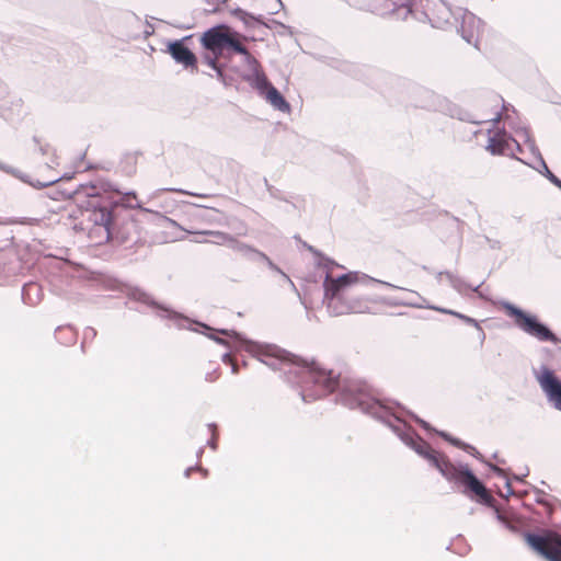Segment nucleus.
Here are the masks:
<instances>
[{
	"label": "nucleus",
	"mask_w": 561,
	"mask_h": 561,
	"mask_svg": "<svg viewBox=\"0 0 561 561\" xmlns=\"http://www.w3.org/2000/svg\"><path fill=\"white\" fill-rule=\"evenodd\" d=\"M536 379L548 400L557 410L561 411V381L558 379L554 371L548 367H541L536 374Z\"/></svg>",
	"instance_id": "nucleus-9"
},
{
	"label": "nucleus",
	"mask_w": 561,
	"mask_h": 561,
	"mask_svg": "<svg viewBox=\"0 0 561 561\" xmlns=\"http://www.w3.org/2000/svg\"><path fill=\"white\" fill-rule=\"evenodd\" d=\"M216 71V76H217V79L220 80L221 82L226 83V78H225V75H224V69H222V66H218L217 69H214Z\"/></svg>",
	"instance_id": "nucleus-26"
},
{
	"label": "nucleus",
	"mask_w": 561,
	"mask_h": 561,
	"mask_svg": "<svg viewBox=\"0 0 561 561\" xmlns=\"http://www.w3.org/2000/svg\"><path fill=\"white\" fill-rule=\"evenodd\" d=\"M88 220L93 225L89 231L91 239H99L93 245H102L111 239L113 214L106 206L94 207L87 213Z\"/></svg>",
	"instance_id": "nucleus-8"
},
{
	"label": "nucleus",
	"mask_w": 561,
	"mask_h": 561,
	"mask_svg": "<svg viewBox=\"0 0 561 561\" xmlns=\"http://www.w3.org/2000/svg\"><path fill=\"white\" fill-rule=\"evenodd\" d=\"M438 310H439L440 312H444V313H449V314H454V316H456V317H459L460 319H463V320H466V321H468V322H473V319L467 318V317H465V316H462V314H459V313H457V312H454V311H450V310H446V309H438Z\"/></svg>",
	"instance_id": "nucleus-25"
},
{
	"label": "nucleus",
	"mask_w": 561,
	"mask_h": 561,
	"mask_svg": "<svg viewBox=\"0 0 561 561\" xmlns=\"http://www.w3.org/2000/svg\"><path fill=\"white\" fill-rule=\"evenodd\" d=\"M416 451L421 456H423L425 459H427L439 471H440V468H442V467H439V462L437 461L439 457L445 462H450L449 459L447 458V456H445L444 454L433 449L428 444H426L424 442L416 448Z\"/></svg>",
	"instance_id": "nucleus-17"
},
{
	"label": "nucleus",
	"mask_w": 561,
	"mask_h": 561,
	"mask_svg": "<svg viewBox=\"0 0 561 561\" xmlns=\"http://www.w3.org/2000/svg\"><path fill=\"white\" fill-rule=\"evenodd\" d=\"M41 151H42L43 153H46V148L41 147Z\"/></svg>",
	"instance_id": "nucleus-33"
},
{
	"label": "nucleus",
	"mask_w": 561,
	"mask_h": 561,
	"mask_svg": "<svg viewBox=\"0 0 561 561\" xmlns=\"http://www.w3.org/2000/svg\"><path fill=\"white\" fill-rule=\"evenodd\" d=\"M167 51L172 56L176 64L185 69H195L197 58L194 53L184 45V39H178L169 43Z\"/></svg>",
	"instance_id": "nucleus-13"
},
{
	"label": "nucleus",
	"mask_w": 561,
	"mask_h": 561,
	"mask_svg": "<svg viewBox=\"0 0 561 561\" xmlns=\"http://www.w3.org/2000/svg\"><path fill=\"white\" fill-rule=\"evenodd\" d=\"M193 206L201 207V205L196 203H193Z\"/></svg>",
	"instance_id": "nucleus-34"
},
{
	"label": "nucleus",
	"mask_w": 561,
	"mask_h": 561,
	"mask_svg": "<svg viewBox=\"0 0 561 561\" xmlns=\"http://www.w3.org/2000/svg\"><path fill=\"white\" fill-rule=\"evenodd\" d=\"M193 206L201 207V205L196 203H193Z\"/></svg>",
	"instance_id": "nucleus-35"
},
{
	"label": "nucleus",
	"mask_w": 561,
	"mask_h": 561,
	"mask_svg": "<svg viewBox=\"0 0 561 561\" xmlns=\"http://www.w3.org/2000/svg\"><path fill=\"white\" fill-rule=\"evenodd\" d=\"M26 290H32V289H38V286L36 284H28L26 287H25Z\"/></svg>",
	"instance_id": "nucleus-31"
},
{
	"label": "nucleus",
	"mask_w": 561,
	"mask_h": 561,
	"mask_svg": "<svg viewBox=\"0 0 561 561\" xmlns=\"http://www.w3.org/2000/svg\"><path fill=\"white\" fill-rule=\"evenodd\" d=\"M58 180H59V178H55V179H51V180H49V181H47V182H45V183H39V185H41V186H48V185H50V184L56 183Z\"/></svg>",
	"instance_id": "nucleus-29"
},
{
	"label": "nucleus",
	"mask_w": 561,
	"mask_h": 561,
	"mask_svg": "<svg viewBox=\"0 0 561 561\" xmlns=\"http://www.w3.org/2000/svg\"><path fill=\"white\" fill-rule=\"evenodd\" d=\"M193 234V239L190 241L196 243H209L213 245H218L222 242V234L214 231H201V232H190Z\"/></svg>",
	"instance_id": "nucleus-19"
},
{
	"label": "nucleus",
	"mask_w": 561,
	"mask_h": 561,
	"mask_svg": "<svg viewBox=\"0 0 561 561\" xmlns=\"http://www.w3.org/2000/svg\"><path fill=\"white\" fill-rule=\"evenodd\" d=\"M193 471H198V472H201V473L203 474V477H205V476H206V473H207V472H206V470H204V469H202V468H193V467H192V468H188V469L185 471V476H186V477H190L191 472H193Z\"/></svg>",
	"instance_id": "nucleus-27"
},
{
	"label": "nucleus",
	"mask_w": 561,
	"mask_h": 561,
	"mask_svg": "<svg viewBox=\"0 0 561 561\" xmlns=\"http://www.w3.org/2000/svg\"><path fill=\"white\" fill-rule=\"evenodd\" d=\"M201 44L213 54L230 57L231 53H237L250 58L247 47L226 25H217L205 31L201 37Z\"/></svg>",
	"instance_id": "nucleus-3"
},
{
	"label": "nucleus",
	"mask_w": 561,
	"mask_h": 561,
	"mask_svg": "<svg viewBox=\"0 0 561 561\" xmlns=\"http://www.w3.org/2000/svg\"><path fill=\"white\" fill-rule=\"evenodd\" d=\"M221 57H226V56L225 55L213 54V53L206 50V53L203 56V61L206 65H208L210 68L217 69L218 66H220L218 64V59L221 58Z\"/></svg>",
	"instance_id": "nucleus-22"
},
{
	"label": "nucleus",
	"mask_w": 561,
	"mask_h": 561,
	"mask_svg": "<svg viewBox=\"0 0 561 561\" xmlns=\"http://www.w3.org/2000/svg\"><path fill=\"white\" fill-rule=\"evenodd\" d=\"M233 14L242 20L245 19V16L248 15L247 12H244L243 10L241 9H237L233 11Z\"/></svg>",
	"instance_id": "nucleus-28"
},
{
	"label": "nucleus",
	"mask_w": 561,
	"mask_h": 561,
	"mask_svg": "<svg viewBox=\"0 0 561 561\" xmlns=\"http://www.w3.org/2000/svg\"><path fill=\"white\" fill-rule=\"evenodd\" d=\"M0 170L21 179L23 182H28L24 175H22L19 171H16L15 169L5 163L0 162Z\"/></svg>",
	"instance_id": "nucleus-23"
},
{
	"label": "nucleus",
	"mask_w": 561,
	"mask_h": 561,
	"mask_svg": "<svg viewBox=\"0 0 561 561\" xmlns=\"http://www.w3.org/2000/svg\"><path fill=\"white\" fill-rule=\"evenodd\" d=\"M248 81L251 85L257 90L259 94L263 96L266 91L270 90L273 84L268 81L267 77L264 72L260 71L257 68L253 69L251 76H249Z\"/></svg>",
	"instance_id": "nucleus-18"
},
{
	"label": "nucleus",
	"mask_w": 561,
	"mask_h": 561,
	"mask_svg": "<svg viewBox=\"0 0 561 561\" xmlns=\"http://www.w3.org/2000/svg\"><path fill=\"white\" fill-rule=\"evenodd\" d=\"M443 437L448 440L450 444H453L454 446H457V447H460L462 449H466V445L463 443H461L459 439L457 438H453L446 434L443 435Z\"/></svg>",
	"instance_id": "nucleus-24"
},
{
	"label": "nucleus",
	"mask_w": 561,
	"mask_h": 561,
	"mask_svg": "<svg viewBox=\"0 0 561 561\" xmlns=\"http://www.w3.org/2000/svg\"><path fill=\"white\" fill-rule=\"evenodd\" d=\"M116 193L122 194L119 190H117L112 183L110 182H100L99 186L93 185L90 187V190L87 192V195L91 197H98L101 195V193ZM124 197L122 201V205L130 208V209H140L145 213H152L151 209L144 207L139 202H137V196L135 192H127L123 193Z\"/></svg>",
	"instance_id": "nucleus-11"
},
{
	"label": "nucleus",
	"mask_w": 561,
	"mask_h": 561,
	"mask_svg": "<svg viewBox=\"0 0 561 561\" xmlns=\"http://www.w3.org/2000/svg\"><path fill=\"white\" fill-rule=\"evenodd\" d=\"M504 309L506 314L514 319L515 324L527 334L540 341L557 342L556 335L546 325L540 323L536 317L524 312L511 304L504 305Z\"/></svg>",
	"instance_id": "nucleus-6"
},
{
	"label": "nucleus",
	"mask_w": 561,
	"mask_h": 561,
	"mask_svg": "<svg viewBox=\"0 0 561 561\" xmlns=\"http://www.w3.org/2000/svg\"><path fill=\"white\" fill-rule=\"evenodd\" d=\"M263 98L275 110L283 112V113L290 112L289 103L285 100V98L280 94V92L274 85L271 87L268 91H266V93L263 95Z\"/></svg>",
	"instance_id": "nucleus-15"
},
{
	"label": "nucleus",
	"mask_w": 561,
	"mask_h": 561,
	"mask_svg": "<svg viewBox=\"0 0 561 561\" xmlns=\"http://www.w3.org/2000/svg\"><path fill=\"white\" fill-rule=\"evenodd\" d=\"M515 149L522 152L519 142L512 138L505 130H489L486 150L492 154L510 156L514 154Z\"/></svg>",
	"instance_id": "nucleus-10"
},
{
	"label": "nucleus",
	"mask_w": 561,
	"mask_h": 561,
	"mask_svg": "<svg viewBox=\"0 0 561 561\" xmlns=\"http://www.w3.org/2000/svg\"><path fill=\"white\" fill-rule=\"evenodd\" d=\"M439 12H440V16L437 20L431 19L427 13H424V15L426 18H428V20L433 24V26L443 27L446 23L449 22L451 12L445 3H440Z\"/></svg>",
	"instance_id": "nucleus-20"
},
{
	"label": "nucleus",
	"mask_w": 561,
	"mask_h": 561,
	"mask_svg": "<svg viewBox=\"0 0 561 561\" xmlns=\"http://www.w3.org/2000/svg\"><path fill=\"white\" fill-rule=\"evenodd\" d=\"M440 473L449 481L463 486L467 495L476 496L484 504H490L493 500L486 488L477 479V477L467 467H456L451 462H445L439 457L438 460Z\"/></svg>",
	"instance_id": "nucleus-4"
},
{
	"label": "nucleus",
	"mask_w": 561,
	"mask_h": 561,
	"mask_svg": "<svg viewBox=\"0 0 561 561\" xmlns=\"http://www.w3.org/2000/svg\"><path fill=\"white\" fill-rule=\"evenodd\" d=\"M526 542L549 561H561V535L549 531L545 535L527 534Z\"/></svg>",
	"instance_id": "nucleus-7"
},
{
	"label": "nucleus",
	"mask_w": 561,
	"mask_h": 561,
	"mask_svg": "<svg viewBox=\"0 0 561 561\" xmlns=\"http://www.w3.org/2000/svg\"><path fill=\"white\" fill-rule=\"evenodd\" d=\"M462 22L460 25V33L462 38L471 45L478 46L480 33L482 31V21L474 14L468 11L462 12Z\"/></svg>",
	"instance_id": "nucleus-12"
},
{
	"label": "nucleus",
	"mask_w": 561,
	"mask_h": 561,
	"mask_svg": "<svg viewBox=\"0 0 561 561\" xmlns=\"http://www.w3.org/2000/svg\"><path fill=\"white\" fill-rule=\"evenodd\" d=\"M13 221L9 218H1L0 217V225L1 226H7V225H11Z\"/></svg>",
	"instance_id": "nucleus-30"
},
{
	"label": "nucleus",
	"mask_w": 561,
	"mask_h": 561,
	"mask_svg": "<svg viewBox=\"0 0 561 561\" xmlns=\"http://www.w3.org/2000/svg\"><path fill=\"white\" fill-rule=\"evenodd\" d=\"M369 280L366 274L359 272L351 271L334 275L330 268L323 280L324 299L329 311L333 316L377 312L382 305L381 299L358 293V288Z\"/></svg>",
	"instance_id": "nucleus-1"
},
{
	"label": "nucleus",
	"mask_w": 561,
	"mask_h": 561,
	"mask_svg": "<svg viewBox=\"0 0 561 561\" xmlns=\"http://www.w3.org/2000/svg\"><path fill=\"white\" fill-rule=\"evenodd\" d=\"M162 192H175V193L191 195V196L208 197V195H205V194H197V193H193V192L185 191V190H182V188L169 187V188H159V190L154 191L151 194V198L158 197Z\"/></svg>",
	"instance_id": "nucleus-21"
},
{
	"label": "nucleus",
	"mask_w": 561,
	"mask_h": 561,
	"mask_svg": "<svg viewBox=\"0 0 561 561\" xmlns=\"http://www.w3.org/2000/svg\"><path fill=\"white\" fill-rule=\"evenodd\" d=\"M284 359L302 368L301 396L306 402L329 396L340 387V373L325 368L314 359L308 360L291 354Z\"/></svg>",
	"instance_id": "nucleus-2"
},
{
	"label": "nucleus",
	"mask_w": 561,
	"mask_h": 561,
	"mask_svg": "<svg viewBox=\"0 0 561 561\" xmlns=\"http://www.w3.org/2000/svg\"><path fill=\"white\" fill-rule=\"evenodd\" d=\"M522 137H524L525 144L528 146L530 151L538 158L539 165L541 169L536 168L540 173H542L551 183L561 188V180L558 179L547 167L545 160L542 159L538 148L535 146V142L529 138L528 131L525 129L522 131Z\"/></svg>",
	"instance_id": "nucleus-14"
},
{
	"label": "nucleus",
	"mask_w": 561,
	"mask_h": 561,
	"mask_svg": "<svg viewBox=\"0 0 561 561\" xmlns=\"http://www.w3.org/2000/svg\"><path fill=\"white\" fill-rule=\"evenodd\" d=\"M501 118L500 114H497V116L493 119L494 122H499Z\"/></svg>",
	"instance_id": "nucleus-32"
},
{
	"label": "nucleus",
	"mask_w": 561,
	"mask_h": 561,
	"mask_svg": "<svg viewBox=\"0 0 561 561\" xmlns=\"http://www.w3.org/2000/svg\"><path fill=\"white\" fill-rule=\"evenodd\" d=\"M375 2H382L383 9H379L377 7L374 8V10H379L380 13L385 14L387 13V10L390 9V5H393V9L391 12L398 18L405 20L410 14H412V9L409 4L402 2L399 5H396V0H374Z\"/></svg>",
	"instance_id": "nucleus-16"
},
{
	"label": "nucleus",
	"mask_w": 561,
	"mask_h": 561,
	"mask_svg": "<svg viewBox=\"0 0 561 561\" xmlns=\"http://www.w3.org/2000/svg\"><path fill=\"white\" fill-rule=\"evenodd\" d=\"M341 401L351 409L370 411L379 401L374 397L371 387L363 380H345L341 390Z\"/></svg>",
	"instance_id": "nucleus-5"
},
{
	"label": "nucleus",
	"mask_w": 561,
	"mask_h": 561,
	"mask_svg": "<svg viewBox=\"0 0 561 561\" xmlns=\"http://www.w3.org/2000/svg\"><path fill=\"white\" fill-rule=\"evenodd\" d=\"M222 2H225L226 0H221Z\"/></svg>",
	"instance_id": "nucleus-36"
}]
</instances>
